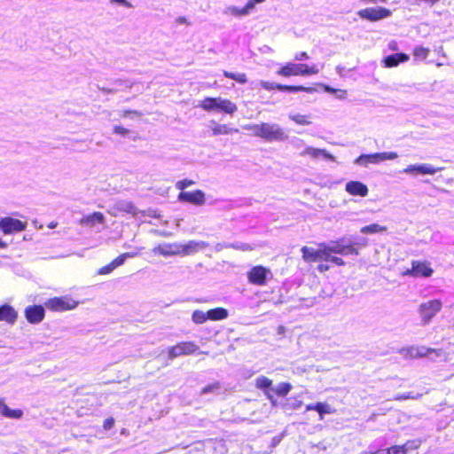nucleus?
Segmentation results:
<instances>
[{"label": "nucleus", "mask_w": 454, "mask_h": 454, "mask_svg": "<svg viewBox=\"0 0 454 454\" xmlns=\"http://www.w3.org/2000/svg\"><path fill=\"white\" fill-rule=\"evenodd\" d=\"M4 405V400L0 399V411H2Z\"/></svg>", "instance_id": "e2e57ef3"}, {"label": "nucleus", "mask_w": 454, "mask_h": 454, "mask_svg": "<svg viewBox=\"0 0 454 454\" xmlns=\"http://www.w3.org/2000/svg\"><path fill=\"white\" fill-rule=\"evenodd\" d=\"M200 247V245L196 241H190L188 244L181 245V253L185 254H192L197 251Z\"/></svg>", "instance_id": "4c0bfd02"}, {"label": "nucleus", "mask_w": 454, "mask_h": 454, "mask_svg": "<svg viewBox=\"0 0 454 454\" xmlns=\"http://www.w3.org/2000/svg\"><path fill=\"white\" fill-rule=\"evenodd\" d=\"M27 225L26 222L11 216L0 219V230L5 235L23 231L26 230Z\"/></svg>", "instance_id": "9d476101"}, {"label": "nucleus", "mask_w": 454, "mask_h": 454, "mask_svg": "<svg viewBox=\"0 0 454 454\" xmlns=\"http://www.w3.org/2000/svg\"><path fill=\"white\" fill-rule=\"evenodd\" d=\"M195 184V182L192 179L184 178L183 180H179L176 183V188L177 190H180L181 192H184V189H186L189 186H192Z\"/></svg>", "instance_id": "37998d69"}, {"label": "nucleus", "mask_w": 454, "mask_h": 454, "mask_svg": "<svg viewBox=\"0 0 454 454\" xmlns=\"http://www.w3.org/2000/svg\"><path fill=\"white\" fill-rule=\"evenodd\" d=\"M253 135L267 141H281L286 137L284 129L278 124L261 122L247 127Z\"/></svg>", "instance_id": "f03ea898"}, {"label": "nucleus", "mask_w": 454, "mask_h": 454, "mask_svg": "<svg viewBox=\"0 0 454 454\" xmlns=\"http://www.w3.org/2000/svg\"><path fill=\"white\" fill-rule=\"evenodd\" d=\"M442 301L440 300H430L423 302L419 307V313L424 324H428L429 321L439 312L442 309Z\"/></svg>", "instance_id": "1a4fd4ad"}, {"label": "nucleus", "mask_w": 454, "mask_h": 454, "mask_svg": "<svg viewBox=\"0 0 454 454\" xmlns=\"http://www.w3.org/2000/svg\"><path fill=\"white\" fill-rule=\"evenodd\" d=\"M292 389V385L288 382H281L275 388L266 391L267 398L270 401L272 405H276V399L274 395L277 396H286Z\"/></svg>", "instance_id": "2eb2a0df"}, {"label": "nucleus", "mask_w": 454, "mask_h": 454, "mask_svg": "<svg viewBox=\"0 0 454 454\" xmlns=\"http://www.w3.org/2000/svg\"><path fill=\"white\" fill-rule=\"evenodd\" d=\"M105 216L101 212H93L81 218L80 223L84 226L92 227L96 223H104Z\"/></svg>", "instance_id": "5701e85b"}, {"label": "nucleus", "mask_w": 454, "mask_h": 454, "mask_svg": "<svg viewBox=\"0 0 454 454\" xmlns=\"http://www.w3.org/2000/svg\"><path fill=\"white\" fill-rule=\"evenodd\" d=\"M113 210L114 211L113 213L114 215H117L119 213H127L135 216L138 214L137 207L129 201L118 202L114 206Z\"/></svg>", "instance_id": "4be33fe9"}, {"label": "nucleus", "mask_w": 454, "mask_h": 454, "mask_svg": "<svg viewBox=\"0 0 454 454\" xmlns=\"http://www.w3.org/2000/svg\"><path fill=\"white\" fill-rule=\"evenodd\" d=\"M18 318V312L10 304H3L0 306V322H5L13 325Z\"/></svg>", "instance_id": "f3484780"}, {"label": "nucleus", "mask_w": 454, "mask_h": 454, "mask_svg": "<svg viewBox=\"0 0 454 454\" xmlns=\"http://www.w3.org/2000/svg\"><path fill=\"white\" fill-rule=\"evenodd\" d=\"M199 106L207 112L219 111L230 115L238 111V106L234 102L220 97H207L200 102Z\"/></svg>", "instance_id": "7ed1b4c3"}, {"label": "nucleus", "mask_w": 454, "mask_h": 454, "mask_svg": "<svg viewBox=\"0 0 454 454\" xmlns=\"http://www.w3.org/2000/svg\"><path fill=\"white\" fill-rule=\"evenodd\" d=\"M212 134L213 136L227 135L232 132H237L238 129H231L226 124H219L215 121H212Z\"/></svg>", "instance_id": "bb28decb"}, {"label": "nucleus", "mask_w": 454, "mask_h": 454, "mask_svg": "<svg viewBox=\"0 0 454 454\" xmlns=\"http://www.w3.org/2000/svg\"><path fill=\"white\" fill-rule=\"evenodd\" d=\"M113 132L117 135L126 136L129 133V130L121 125H115L113 128Z\"/></svg>", "instance_id": "8fccbe9b"}, {"label": "nucleus", "mask_w": 454, "mask_h": 454, "mask_svg": "<svg viewBox=\"0 0 454 454\" xmlns=\"http://www.w3.org/2000/svg\"><path fill=\"white\" fill-rule=\"evenodd\" d=\"M422 395H423V394L412 395L411 392H408V393H404V394L395 395L392 398V400L397 401V402H402V401H405V400H409V399H418V398H420Z\"/></svg>", "instance_id": "58836bf2"}, {"label": "nucleus", "mask_w": 454, "mask_h": 454, "mask_svg": "<svg viewBox=\"0 0 454 454\" xmlns=\"http://www.w3.org/2000/svg\"><path fill=\"white\" fill-rule=\"evenodd\" d=\"M265 0H248L246 5L242 8H232V13L236 16H243L249 13L254 9L255 4H260Z\"/></svg>", "instance_id": "a878e982"}, {"label": "nucleus", "mask_w": 454, "mask_h": 454, "mask_svg": "<svg viewBox=\"0 0 454 454\" xmlns=\"http://www.w3.org/2000/svg\"><path fill=\"white\" fill-rule=\"evenodd\" d=\"M301 155L306 156L309 155L313 159H318L320 157L325 158V160L335 161V157L329 153L325 149L313 148V147H306L301 153Z\"/></svg>", "instance_id": "aec40b11"}, {"label": "nucleus", "mask_w": 454, "mask_h": 454, "mask_svg": "<svg viewBox=\"0 0 454 454\" xmlns=\"http://www.w3.org/2000/svg\"><path fill=\"white\" fill-rule=\"evenodd\" d=\"M272 380L266 376H260L255 380V387L265 392L272 389Z\"/></svg>", "instance_id": "7c9ffc66"}, {"label": "nucleus", "mask_w": 454, "mask_h": 454, "mask_svg": "<svg viewBox=\"0 0 454 454\" xmlns=\"http://www.w3.org/2000/svg\"><path fill=\"white\" fill-rule=\"evenodd\" d=\"M383 454H406L405 449L403 445H393L386 450H383Z\"/></svg>", "instance_id": "79ce46f5"}, {"label": "nucleus", "mask_w": 454, "mask_h": 454, "mask_svg": "<svg viewBox=\"0 0 454 454\" xmlns=\"http://www.w3.org/2000/svg\"><path fill=\"white\" fill-rule=\"evenodd\" d=\"M78 304L77 301L68 295L52 297L44 302L45 307L53 312L71 310L75 309Z\"/></svg>", "instance_id": "20e7f679"}, {"label": "nucleus", "mask_w": 454, "mask_h": 454, "mask_svg": "<svg viewBox=\"0 0 454 454\" xmlns=\"http://www.w3.org/2000/svg\"><path fill=\"white\" fill-rule=\"evenodd\" d=\"M429 49L422 46H417L413 50V56L416 59L424 60L429 54Z\"/></svg>", "instance_id": "e433bc0d"}, {"label": "nucleus", "mask_w": 454, "mask_h": 454, "mask_svg": "<svg viewBox=\"0 0 454 454\" xmlns=\"http://www.w3.org/2000/svg\"><path fill=\"white\" fill-rule=\"evenodd\" d=\"M199 346L194 341H181L168 348V358L173 360L182 356H191L199 353Z\"/></svg>", "instance_id": "39448f33"}, {"label": "nucleus", "mask_w": 454, "mask_h": 454, "mask_svg": "<svg viewBox=\"0 0 454 454\" xmlns=\"http://www.w3.org/2000/svg\"><path fill=\"white\" fill-rule=\"evenodd\" d=\"M392 12L382 6L369 7L359 10L357 15L362 19L370 22H377L379 20L390 17Z\"/></svg>", "instance_id": "423d86ee"}, {"label": "nucleus", "mask_w": 454, "mask_h": 454, "mask_svg": "<svg viewBox=\"0 0 454 454\" xmlns=\"http://www.w3.org/2000/svg\"><path fill=\"white\" fill-rule=\"evenodd\" d=\"M260 85L262 88L268 91L272 90H280V91H287V92H307L313 93L316 89L314 87H305L303 85H286L281 83H274L268 81H261Z\"/></svg>", "instance_id": "0eeeda50"}, {"label": "nucleus", "mask_w": 454, "mask_h": 454, "mask_svg": "<svg viewBox=\"0 0 454 454\" xmlns=\"http://www.w3.org/2000/svg\"><path fill=\"white\" fill-rule=\"evenodd\" d=\"M434 272L430 267V263L425 261H412L411 268L404 272V275H409L414 278H428Z\"/></svg>", "instance_id": "9b49d317"}, {"label": "nucleus", "mask_w": 454, "mask_h": 454, "mask_svg": "<svg viewBox=\"0 0 454 454\" xmlns=\"http://www.w3.org/2000/svg\"><path fill=\"white\" fill-rule=\"evenodd\" d=\"M176 22L178 24H185L187 26L191 25V22L187 20L186 17L180 16L176 20Z\"/></svg>", "instance_id": "864d4df0"}, {"label": "nucleus", "mask_w": 454, "mask_h": 454, "mask_svg": "<svg viewBox=\"0 0 454 454\" xmlns=\"http://www.w3.org/2000/svg\"><path fill=\"white\" fill-rule=\"evenodd\" d=\"M99 90L105 93H114L116 92V90L114 89H110V88H105V87H102V88H99Z\"/></svg>", "instance_id": "bf43d9fd"}, {"label": "nucleus", "mask_w": 454, "mask_h": 454, "mask_svg": "<svg viewBox=\"0 0 454 454\" xmlns=\"http://www.w3.org/2000/svg\"><path fill=\"white\" fill-rule=\"evenodd\" d=\"M301 75H313L319 73V68L316 65L309 66L307 64H297Z\"/></svg>", "instance_id": "c85d7f7f"}, {"label": "nucleus", "mask_w": 454, "mask_h": 454, "mask_svg": "<svg viewBox=\"0 0 454 454\" xmlns=\"http://www.w3.org/2000/svg\"><path fill=\"white\" fill-rule=\"evenodd\" d=\"M362 2L364 3H372V4H376V3H386L387 0H361Z\"/></svg>", "instance_id": "052dcab7"}, {"label": "nucleus", "mask_w": 454, "mask_h": 454, "mask_svg": "<svg viewBox=\"0 0 454 454\" xmlns=\"http://www.w3.org/2000/svg\"><path fill=\"white\" fill-rule=\"evenodd\" d=\"M431 354H435L437 356L441 355V351L436 348H418L416 349V354L414 355L415 357H425Z\"/></svg>", "instance_id": "f704fd0d"}, {"label": "nucleus", "mask_w": 454, "mask_h": 454, "mask_svg": "<svg viewBox=\"0 0 454 454\" xmlns=\"http://www.w3.org/2000/svg\"><path fill=\"white\" fill-rule=\"evenodd\" d=\"M121 117L128 118V117H142L143 114L137 110H122L120 113Z\"/></svg>", "instance_id": "a18cd8bd"}, {"label": "nucleus", "mask_w": 454, "mask_h": 454, "mask_svg": "<svg viewBox=\"0 0 454 454\" xmlns=\"http://www.w3.org/2000/svg\"><path fill=\"white\" fill-rule=\"evenodd\" d=\"M322 87L324 89L325 91L326 92H329V93H335L337 91V90L330 87L329 85H326V84H322Z\"/></svg>", "instance_id": "4d7b16f0"}, {"label": "nucleus", "mask_w": 454, "mask_h": 454, "mask_svg": "<svg viewBox=\"0 0 454 454\" xmlns=\"http://www.w3.org/2000/svg\"><path fill=\"white\" fill-rule=\"evenodd\" d=\"M114 425V419L110 417L104 420L103 428L105 430H110L111 428H113Z\"/></svg>", "instance_id": "3c124183"}, {"label": "nucleus", "mask_w": 454, "mask_h": 454, "mask_svg": "<svg viewBox=\"0 0 454 454\" xmlns=\"http://www.w3.org/2000/svg\"><path fill=\"white\" fill-rule=\"evenodd\" d=\"M111 2L120 4L128 8L132 7V4L129 2H128L127 0H111Z\"/></svg>", "instance_id": "5fc2aeb1"}, {"label": "nucleus", "mask_w": 454, "mask_h": 454, "mask_svg": "<svg viewBox=\"0 0 454 454\" xmlns=\"http://www.w3.org/2000/svg\"><path fill=\"white\" fill-rule=\"evenodd\" d=\"M346 192L353 196L365 197L368 192V187L366 184L360 181H349L345 185Z\"/></svg>", "instance_id": "dca6fc26"}, {"label": "nucleus", "mask_w": 454, "mask_h": 454, "mask_svg": "<svg viewBox=\"0 0 454 454\" xmlns=\"http://www.w3.org/2000/svg\"><path fill=\"white\" fill-rule=\"evenodd\" d=\"M154 254L163 256H170L181 254V245L178 244H160L153 249Z\"/></svg>", "instance_id": "a211bd4d"}, {"label": "nucleus", "mask_w": 454, "mask_h": 454, "mask_svg": "<svg viewBox=\"0 0 454 454\" xmlns=\"http://www.w3.org/2000/svg\"><path fill=\"white\" fill-rule=\"evenodd\" d=\"M208 320L212 321H219L225 319L228 317V311L226 309L222 307H217L215 309H210L207 311Z\"/></svg>", "instance_id": "393cba45"}, {"label": "nucleus", "mask_w": 454, "mask_h": 454, "mask_svg": "<svg viewBox=\"0 0 454 454\" xmlns=\"http://www.w3.org/2000/svg\"><path fill=\"white\" fill-rule=\"evenodd\" d=\"M114 269H115V267H114V263L111 262L108 264L101 267L98 270V273L100 275H106V274L111 273Z\"/></svg>", "instance_id": "09e8293b"}, {"label": "nucleus", "mask_w": 454, "mask_h": 454, "mask_svg": "<svg viewBox=\"0 0 454 454\" xmlns=\"http://www.w3.org/2000/svg\"><path fill=\"white\" fill-rule=\"evenodd\" d=\"M380 160H395L398 157V154L395 152L379 153Z\"/></svg>", "instance_id": "de8ad7c7"}, {"label": "nucleus", "mask_w": 454, "mask_h": 454, "mask_svg": "<svg viewBox=\"0 0 454 454\" xmlns=\"http://www.w3.org/2000/svg\"><path fill=\"white\" fill-rule=\"evenodd\" d=\"M223 74L224 77L236 81L239 84L247 82V77L245 73L235 74L230 71L223 70Z\"/></svg>", "instance_id": "c756f323"}, {"label": "nucleus", "mask_w": 454, "mask_h": 454, "mask_svg": "<svg viewBox=\"0 0 454 454\" xmlns=\"http://www.w3.org/2000/svg\"><path fill=\"white\" fill-rule=\"evenodd\" d=\"M356 161L357 162L363 161L364 164H368V163L376 164V163L380 162L381 160H380L379 153H372V154L361 155L358 157Z\"/></svg>", "instance_id": "72a5a7b5"}, {"label": "nucleus", "mask_w": 454, "mask_h": 454, "mask_svg": "<svg viewBox=\"0 0 454 454\" xmlns=\"http://www.w3.org/2000/svg\"><path fill=\"white\" fill-rule=\"evenodd\" d=\"M7 247V244L3 241L2 239H0V248H6Z\"/></svg>", "instance_id": "680f3d73"}, {"label": "nucleus", "mask_w": 454, "mask_h": 454, "mask_svg": "<svg viewBox=\"0 0 454 454\" xmlns=\"http://www.w3.org/2000/svg\"><path fill=\"white\" fill-rule=\"evenodd\" d=\"M127 87L130 88L132 86V83H129L126 85Z\"/></svg>", "instance_id": "0e129e2a"}, {"label": "nucleus", "mask_w": 454, "mask_h": 454, "mask_svg": "<svg viewBox=\"0 0 454 454\" xmlns=\"http://www.w3.org/2000/svg\"><path fill=\"white\" fill-rule=\"evenodd\" d=\"M307 410H315L317 411L319 415H320V418L323 419V416L324 414H330V413H333V411L331 409V407L326 404V403H317L315 404H309L307 406Z\"/></svg>", "instance_id": "cd10ccee"}, {"label": "nucleus", "mask_w": 454, "mask_h": 454, "mask_svg": "<svg viewBox=\"0 0 454 454\" xmlns=\"http://www.w3.org/2000/svg\"><path fill=\"white\" fill-rule=\"evenodd\" d=\"M407 60H409V55L406 53H394L384 58L383 64L385 67H394Z\"/></svg>", "instance_id": "412c9836"}, {"label": "nucleus", "mask_w": 454, "mask_h": 454, "mask_svg": "<svg viewBox=\"0 0 454 454\" xmlns=\"http://www.w3.org/2000/svg\"><path fill=\"white\" fill-rule=\"evenodd\" d=\"M402 445L404 447L405 453L407 454L409 450H418L421 445V441L419 439L409 440Z\"/></svg>", "instance_id": "ea45409f"}, {"label": "nucleus", "mask_w": 454, "mask_h": 454, "mask_svg": "<svg viewBox=\"0 0 454 454\" xmlns=\"http://www.w3.org/2000/svg\"><path fill=\"white\" fill-rule=\"evenodd\" d=\"M270 275H271L270 270L262 265L254 266L247 273L248 282L259 286L267 284Z\"/></svg>", "instance_id": "6e6552de"}, {"label": "nucleus", "mask_w": 454, "mask_h": 454, "mask_svg": "<svg viewBox=\"0 0 454 454\" xmlns=\"http://www.w3.org/2000/svg\"><path fill=\"white\" fill-rule=\"evenodd\" d=\"M309 57L306 51H301L295 54L294 60H303L308 59Z\"/></svg>", "instance_id": "603ef678"}, {"label": "nucleus", "mask_w": 454, "mask_h": 454, "mask_svg": "<svg viewBox=\"0 0 454 454\" xmlns=\"http://www.w3.org/2000/svg\"><path fill=\"white\" fill-rule=\"evenodd\" d=\"M331 250L334 254L348 255V254H358V248L355 243L344 244V239H340L333 241L329 244Z\"/></svg>", "instance_id": "f8f14e48"}, {"label": "nucleus", "mask_w": 454, "mask_h": 454, "mask_svg": "<svg viewBox=\"0 0 454 454\" xmlns=\"http://www.w3.org/2000/svg\"><path fill=\"white\" fill-rule=\"evenodd\" d=\"M360 454H383V450H364Z\"/></svg>", "instance_id": "13d9d810"}, {"label": "nucleus", "mask_w": 454, "mask_h": 454, "mask_svg": "<svg viewBox=\"0 0 454 454\" xmlns=\"http://www.w3.org/2000/svg\"><path fill=\"white\" fill-rule=\"evenodd\" d=\"M1 414L10 419H20L23 415V411L20 409H10L5 403L1 411Z\"/></svg>", "instance_id": "473e14b6"}, {"label": "nucleus", "mask_w": 454, "mask_h": 454, "mask_svg": "<svg viewBox=\"0 0 454 454\" xmlns=\"http://www.w3.org/2000/svg\"><path fill=\"white\" fill-rule=\"evenodd\" d=\"M192 319L195 324L201 325L208 320L207 313H205L200 309H196L192 314Z\"/></svg>", "instance_id": "c9c22d12"}, {"label": "nucleus", "mask_w": 454, "mask_h": 454, "mask_svg": "<svg viewBox=\"0 0 454 454\" xmlns=\"http://www.w3.org/2000/svg\"><path fill=\"white\" fill-rule=\"evenodd\" d=\"M277 74L283 77L299 76L301 75L297 67V64L287 62L277 70Z\"/></svg>", "instance_id": "b1692460"}, {"label": "nucleus", "mask_w": 454, "mask_h": 454, "mask_svg": "<svg viewBox=\"0 0 454 454\" xmlns=\"http://www.w3.org/2000/svg\"><path fill=\"white\" fill-rule=\"evenodd\" d=\"M387 231L386 226H381L378 223H372L369 225H365L361 228L360 231L364 234H374L378 232H383Z\"/></svg>", "instance_id": "2f4dec72"}, {"label": "nucleus", "mask_w": 454, "mask_h": 454, "mask_svg": "<svg viewBox=\"0 0 454 454\" xmlns=\"http://www.w3.org/2000/svg\"><path fill=\"white\" fill-rule=\"evenodd\" d=\"M290 119L299 125H309L311 123L309 117L304 114L291 115Z\"/></svg>", "instance_id": "a19ab883"}, {"label": "nucleus", "mask_w": 454, "mask_h": 454, "mask_svg": "<svg viewBox=\"0 0 454 454\" xmlns=\"http://www.w3.org/2000/svg\"><path fill=\"white\" fill-rule=\"evenodd\" d=\"M442 168H434L428 164L410 165L404 169V172L410 174L434 175Z\"/></svg>", "instance_id": "6ab92c4d"}, {"label": "nucleus", "mask_w": 454, "mask_h": 454, "mask_svg": "<svg viewBox=\"0 0 454 454\" xmlns=\"http://www.w3.org/2000/svg\"><path fill=\"white\" fill-rule=\"evenodd\" d=\"M24 314L28 323L36 325L43 320L45 311L42 305H31L25 309Z\"/></svg>", "instance_id": "ddd939ff"}, {"label": "nucleus", "mask_w": 454, "mask_h": 454, "mask_svg": "<svg viewBox=\"0 0 454 454\" xmlns=\"http://www.w3.org/2000/svg\"><path fill=\"white\" fill-rule=\"evenodd\" d=\"M220 387H221L220 382L215 381V382H214L212 384L207 385L204 387H202L201 390H200V394L201 395H206V394H208V393H212L215 390L219 389Z\"/></svg>", "instance_id": "c03bdc74"}, {"label": "nucleus", "mask_w": 454, "mask_h": 454, "mask_svg": "<svg viewBox=\"0 0 454 454\" xmlns=\"http://www.w3.org/2000/svg\"><path fill=\"white\" fill-rule=\"evenodd\" d=\"M301 252L302 259L306 262H319L317 269L321 273L329 270L330 265L327 262H332L337 266H344L346 264L343 259L334 255L329 244L326 243H319L317 248L304 246L301 248Z\"/></svg>", "instance_id": "f257e3e1"}, {"label": "nucleus", "mask_w": 454, "mask_h": 454, "mask_svg": "<svg viewBox=\"0 0 454 454\" xmlns=\"http://www.w3.org/2000/svg\"><path fill=\"white\" fill-rule=\"evenodd\" d=\"M177 198L179 201L187 202L197 206L203 205L206 200L205 193L201 190H195L193 192H181Z\"/></svg>", "instance_id": "4468645a"}, {"label": "nucleus", "mask_w": 454, "mask_h": 454, "mask_svg": "<svg viewBox=\"0 0 454 454\" xmlns=\"http://www.w3.org/2000/svg\"><path fill=\"white\" fill-rule=\"evenodd\" d=\"M239 248L242 251H252L254 249V247L249 245V244H247V243H244V244H241Z\"/></svg>", "instance_id": "6e6d98bb"}, {"label": "nucleus", "mask_w": 454, "mask_h": 454, "mask_svg": "<svg viewBox=\"0 0 454 454\" xmlns=\"http://www.w3.org/2000/svg\"><path fill=\"white\" fill-rule=\"evenodd\" d=\"M131 256H132L131 254L124 253V254H121L119 256H117L115 259H114L112 261V262L114 263V267L117 268L118 266H121L124 263L126 258L131 257Z\"/></svg>", "instance_id": "49530a36"}]
</instances>
